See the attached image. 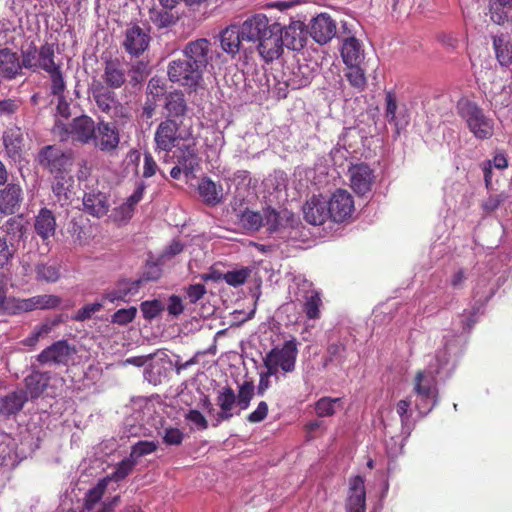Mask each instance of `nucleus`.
<instances>
[{
	"label": "nucleus",
	"instance_id": "nucleus-43",
	"mask_svg": "<svg viewBox=\"0 0 512 512\" xmlns=\"http://www.w3.org/2000/svg\"><path fill=\"white\" fill-rule=\"evenodd\" d=\"M137 287L129 283H120L116 288L105 293L104 298L111 302H126L128 298L136 292Z\"/></svg>",
	"mask_w": 512,
	"mask_h": 512
},
{
	"label": "nucleus",
	"instance_id": "nucleus-55",
	"mask_svg": "<svg viewBox=\"0 0 512 512\" xmlns=\"http://www.w3.org/2000/svg\"><path fill=\"white\" fill-rule=\"evenodd\" d=\"M137 315V308L131 306L129 308L119 309L111 316V322L121 326L131 323Z\"/></svg>",
	"mask_w": 512,
	"mask_h": 512
},
{
	"label": "nucleus",
	"instance_id": "nucleus-9",
	"mask_svg": "<svg viewBox=\"0 0 512 512\" xmlns=\"http://www.w3.org/2000/svg\"><path fill=\"white\" fill-rule=\"evenodd\" d=\"M265 227L271 234H284L298 225L299 218L288 209L279 211L270 207L264 209Z\"/></svg>",
	"mask_w": 512,
	"mask_h": 512
},
{
	"label": "nucleus",
	"instance_id": "nucleus-45",
	"mask_svg": "<svg viewBox=\"0 0 512 512\" xmlns=\"http://www.w3.org/2000/svg\"><path fill=\"white\" fill-rule=\"evenodd\" d=\"M346 359L347 349L343 343H332L328 346L325 365H327L328 363H332L337 366H342L345 363Z\"/></svg>",
	"mask_w": 512,
	"mask_h": 512
},
{
	"label": "nucleus",
	"instance_id": "nucleus-17",
	"mask_svg": "<svg viewBox=\"0 0 512 512\" xmlns=\"http://www.w3.org/2000/svg\"><path fill=\"white\" fill-rule=\"evenodd\" d=\"M210 42L205 38H200L189 42L183 49L184 57L187 61L199 70L203 75L209 62Z\"/></svg>",
	"mask_w": 512,
	"mask_h": 512
},
{
	"label": "nucleus",
	"instance_id": "nucleus-20",
	"mask_svg": "<svg viewBox=\"0 0 512 512\" xmlns=\"http://www.w3.org/2000/svg\"><path fill=\"white\" fill-rule=\"evenodd\" d=\"M350 185L358 195H366L374 183V172L366 164H357L349 168Z\"/></svg>",
	"mask_w": 512,
	"mask_h": 512
},
{
	"label": "nucleus",
	"instance_id": "nucleus-51",
	"mask_svg": "<svg viewBox=\"0 0 512 512\" xmlns=\"http://www.w3.org/2000/svg\"><path fill=\"white\" fill-rule=\"evenodd\" d=\"M254 395V385L250 381H245L239 386L238 395L236 396L237 406L240 410H246Z\"/></svg>",
	"mask_w": 512,
	"mask_h": 512
},
{
	"label": "nucleus",
	"instance_id": "nucleus-61",
	"mask_svg": "<svg viewBox=\"0 0 512 512\" xmlns=\"http://www.w3.org/2000/svg\"><path fill=\"white\" fill-rule=\"evenodd\" d=\"M185 419L192 423L198 430H205L208 428V422L206 418L200 411L196 409L189 410L185 415Z\"/></svg>",
	"mask_w": 512,
	"mask_h": 512
},
{
	"label": "nucleus",
	"instance_id": "nucleus-6",
	"mask_svg": "<svg viewBox=\"0 0 512 512\" xmlns=\"http://www.w3.org/2000/svg\"><path fill=\"white\" fill-rule=\"evenodd\" d=\"M167 73L171 82L189 89H196L203 78L191 61H187L185 58L171 61Z\"/></svg>",
	"mask_w": 512,
	"mask_h": 512
},
{
	"label": "nucleus",
	"instance_id": "nucleus-62",
	"mask_svg": "<svg viewBox=\"0 0 512 512\" xmlns=\"http://www.w3.org/2000/svg\"><path fill=\"white\" fill-rule=\"evenodd\" d=\"M491 102L495 105V107L504 108L509 106L512 103V91L509 87L503 86L500 94L493 95L491 97Z\"/></svg>",
	"mask_w": 512,
	"mask_h": 512
},
{
	"label": "nucleus",
	"instance_id": "nucleus-37",
	"mask_svg": "<svg viewBox=\"0 0 512 512\" xmlns=\"http://www.w3.org/2000/svg\"><path fill=\"white\" fill-rule=\"evenodd\" d=\"M38 281L54 283L59 280L61 267L56 261L40 262L35 266Z\"/></svg>",
	"mask_w": 512,
	"mask_h": 512
},
{
	"label": "nucleus",
	"instance_id": "nucleus-25",
	"mask_svg": "<svg viewBox=\"0 0 512 512\" xmlns=\"http://www.w3.org/2000/svg\"><path fill=\"white\" fill-rule=\"evenodd\" d=\"M27 228L21 219L11 218L5 224V239L11 251L15 253L25 246Z\"/></svg>",
	"mask_w": 512,
	"mask_h": 512
},
{
	"label": "nucleus",
	"instance_id": "nucleus-8",
	"mask_svg": "<svg viewBox=\"0 0 512 512\" xmlns=\"http://www.w3.org/2000/svg\"><path fill=\"white\" fill-rule=\"evenodd\" d=\"M38 162L50 173L59 175L72 165V155L56 145H47L39 151Z\"/></svg>",
	"mask_w": 512,
	"mask_h": 512
},
{
	"label": "nucleus",
	"instance_id": "nucleus-44",
	"mask_svg": "<svg viewBox=\"0 0 512 512\" xmlns=\"http://www.w3.org/2000/svg\"><path fill=\"white\" fill-rule=\"evenodd\" d=\"M312 80V74L307 67L297 66L292 71V76L286 80L287 86L292 89H300L307 86Z\"/></svg>",
	"mask_w": 512,
	"mask_h": 512
},
{
	"label": "nucleus",
	"instance_id": "nucleus-3",
	"mask_svg": "<svg viewBox=\"0 0 512 512\" xmlns=\"http://www.w3.org/2000/svg\"><path fill=\"white\" fill-rule=\"evenodd\" d=\"M456 113L477 140H488L494 135L495 121L474 101L462 97L457 101Z\"/></svg>",
	"mask_w": 512,
	"mask_h": 512
},
{
	"label": "nucleus",
	"instance_id": "nucleus-14",
	"mask_svg": "<svg viewBox=\"0 0 512 512\" xmlns=\"http://www.w3.org/2000/svg\"><path fill=\"white\" fill-rule=\"evenodd\" d=\"M329 210L334 222H344L354 211L352 195L343 189L336 190L329 200Z\"/></svg>",
	"mask_w": 512,
	"mask_h": 512
},
{
	"label": "nucleus",
	"instance_id": "nucleus-36",
	"mask_svg": "<svg viewBox=\"0 0 512 512\" xmlns=\"http://www.w3.org/2000/svg\"><path fill=\"white\" fill-rule=\"evenodd\" d=\"M496 58L501 66L508 67L512 63V43L508 34L501 33L493 37Z\"/></svg>",
	"mask_w": 512,
	"mask_h": 512
},
{
	"label": "nucleus",
	"instance_id": "nucleus-64",
	"mask_svg": "<svg viewBox=\"0 0 512 512\" xmlns=\"http://www.w3.org/2000/svg\"><path fill=\"white\" fill-rule=\"evenodd\" d=\"M206 293V287L203 284L197 283L189 285L186 288V294L191 303L199 301Z\"/></svg>",
	"mask_w": 512,
	"mask_h": 512
},
{
	"label": "nucleus",
	"instance_id": "nucleus-50",
	"mask_svg": "<svg viewBox=\"0 0 512 512\" xmlns=\"http://www.w3.org/2000/svg\"><path fill=\"white\" fill-rule=\"evenodd\" d=\"M51 79V94L54 96L63 95L66 89V83L62 74L60 65L56 64L54 68L47 71Z\"/></svg>",
	"mask_w": 512,
	"mask_h": 512
},
{
	"label": "nucleus",
	"instance_id": "nucleus-19",
	"mask_svg": "<svg viewBox=\"0 0 512 512\" xmlns=\"http://www.w3.org/2000/svg\"><path fill=\"white\" fill-rule=\"evenodd\" d=\"M305 220L312 225H321L330 218L329 201L321 195H313L303 207Z\"/></svg>",
	"mask_w": 512,
	"mask_h": 512
},
{
	"label": "nucleus",
	"instance_id": "nucleus-23",
	"mask_svg": "<svg viewBox=\"0 0 512 512\" xmlns=\"http://www.w3.org/2000/svg\"><path fill=\"white\" fill-rule=\"evenodd\" d=\"M23 201V191L20 185L10 183L0 190V213L12 215L16 213Z\"/></svg>",
	"mask_w": 512,
	"mask_h": 512
},
{
	"label": "nucleus",
	"instance_id": "nucleus-47",
	"mask_svg": "<svg viewBox=\"0 0 512 512\" xmlns=\"http://www.w3.org/2000/svg\"><path fill=\"white\" fill-rule=\"evenodd\" d=\"M348 71L345 73V76L349 82V84L355 88L357 91L361 92L366 88L367 80L365 76V72L363 69L359 67V65H351L347 66Z\"/></svg>",
	"mask_w": 512,
	"mask_h": 512
},
{
	"label": "nucleus",
	"instance_id": "nucleus-46",
	"mask_svg": "<svg viewBox=\"0 0 512 512\" xmlns=\"http://www.w3.org/2000/svg\"><path fill=\"white\" fill-rule=\"evenodd\" d=\"M241 225L250 231H257L260 227H265V217L264 212H254L250 210H246L242 213L240 217Z\"/></svg>",
	"mask_w": 512,
	"mask_h": 512
},
{
	"label": "nucleus",
	"instance_id": "nucleus-41",
	"mask_svg": "<svg viewBox=\"0 0 512 512\" xmlns=\"http://www.w3.org/2000/svg\"><path fill=\"white\" fill-rule=\"evenodd\" d=\"M93 98L97 107L106 114H110L116 108L118 103L115 93L103 87L94 90Z\"/></svg>",
	"mask_w": 512,
	"mask_h": 512
},
{
	"label": "nucleus",
	"instance_id": "nucleus-40",
	"mask_svg": "<svg viewBox=\"0 0 512 512\" xmlns=\"http://www.w3.org/2000/svg\"><path fill=\"white\" fill-rule=\"evenodd\" d=\"M149 20L158 29H163L173 26L177 22L178 16L169 9L152 8L149 10Z\"/></svg>",
	"mask_w": 512,
	"mask_h": 512
},
{
	"label": "nucleus",
	"instance_id": "nucleus-32",
	"mask_svg": "<svg viewBox=\"0 0 512 512\" xmlns=\"http://www.w3.org/2000/svg\"><path fill=\"white\" fill-rule=\"evenodd\" d=\"M103 80L110 88H120L126 81L125 65L117 59L107 61Z\"/></svg>",
	"mask_w": 512,
	"mask_h": 512
},
{
	"label": "nucleus",
	"instance_id": "nucleus-21",
	"mask_svg": "<svg viewBox=\"0 0 512 512\" xmlns=\"http://www.w3.org/2000/svg\"><path fill=\"white\" fill-rule=\"evenodd\" d=\"M107 485L108 478H103L99 480L98 483L86 493L83 508L84 512H91L94 509L95 504H97L102 498ZM118 503L119 496H115L109 502L103 503L101 509L97 512H115V508Z\"/></svg>",
	"mask_w": 512,
	"mask_h": 512
},
{
	"label": "nucleus",
	"instance_id": "nucleus-54",
	"mask_svg": "<svg viewBox=\"0 0 512 512\" xmlns=\"http://www.w3.org/2000/svg\"><path fill=\"white\" fill-rule=\"evenodd\" d=\"M140 309L146 320H152L165 309V306L160 300L154 299L142 302Z\"/></svg>",
	"mask_w": 512,
	"mask_h": 512
},
{
	"label": "nucleus",
	"instance_id": "nucleus-5",
	"mask_svg": "<svg viewBox=\"0 0 512 512\" xmlns=\"http://www.w3.org/2000/svg\"><path fill=\"white\" fill-rule=\"evenodd\" d=\"M192 139V130L182 128V122L167 118L160 122L154 133V142L156 151L169 153L178 146L179 141H189Z\"/></svg>",
	"mask_w": 512,
	"mask_h": 512
},
{
	"label": "nucleus",
	"instance_id": "nucleus-27",
	"mask_svg": "<svg viewBox=\"0 0 512 512\" xmlns=\"http://www.w3.org/2000/svg\"><path fill=\"white\" fill-rule=\"evenodd\" d=\"M34 230L43 242L54 236L56 232V218L50 209L41 208L39 210L34 219Z\"/></svg>",
	"mask_w": 512,
	"mask_h": 512
},
{
	"label": "nucleus",
	"instance_id": "nucleus-22",
	"mask_svg": "<svg viewBox=\"0 0 512 512\" xmlns=\"http://www.w3.org/2000/svg\"><path fill=\"white\" fill-rule=\"evenodd\" d=\"M336 34V23L326 13H322L312 19L310 35L319 44L328 43Z\"/></svg>",
	"mask_w": 512,
	"mask_h": 512
},
{
	"label": "nucleus",
	"instance_id": "nucleus-58",
	"mask_svg": "<svg viewBox=\"0 0 512 512\" xmlns=\"http://www.w3.org/2000/svg\"><path fill=\"white\" fill-rule=\"evenodd\" d=\"M248 277V271L246 269L234 270L224 273L223 280L234 287L240 286L245 283Z\"/></svg>",
	"mask_w": 512,
	"mask_h": 512
},
{
	"label": "nucleus",
	"instance_id": "nucleus-28",
	"mask_svg": "<svg viewBox=\"0 0 512 512\" xmlns=\"http://www.w3.org/2000/svg\"><path fill=\"white\" fill-rule=\"evenodd\" d=\"M84 211L95 217H103L109 211V203L106 194L100 191L87 192L83 196Z\"/></svg>",
	"mask_w": 512,
	"mask_h": 512
},
{
	"label": "nucleus",
	"instance_id": "nucleus-57",
	"mask_svg": "<svg viewBox=\"0 0 512 512\" xmlns=\"http://www.w3.org/2000/svg\"><path fill=\"white\" fill-rule=\"evenodd\" d=\"M52 191L57 201L64 205V202L68 200V187L63 177L55 176V180L52 184Z\"/></svg>",
	"mask_w": 512,
	"mask_h": 512
},
{
	"label": "nucleus",
	"instance_id": "nucleus-42",
	"mask_svg": "<svg viewBox=\"0 0 512 512\" xmlns=\"http://www.w3.org/2000/svg\"><path fill=\"white\" fill-rule=\"evenodd\" d=\"M165 108L170 116L179 117L185 114L187 106L184 94L181 91H174L167 95Z\"/></svg>",
	"mask_w": 512,
	"mask_h": 512
},
{
	"label": "nucleus",
	"instance_id": "nucleus-18",
	"mask_svg": "<svg viewBox=\"0 0 512 512\" xmlns=\"http://www.w3.org/2000/svg\"><path fill=\"white\" fill-rule=\"evenodd\" d=\"M186 142L187 143L176 146V150L173 152V158L177 164L181 165L183 173L189 177L193 175L195 170L199 167L200 159L196 143L190 140Z\"/></svg>",
	"mask_w": 512,
	"mask_h": 512
},
{
	"label": "nucleus",
	"instance_id": "nucleus-31",
	"mask_svg": "<svg viewBox=\"0 0 512 512\" xmlns=\"http://www.w3.org/2000/svg\"><path fill=\"white\" fill-rule=\"evenodd\" d=\"M341 56L346 66L359 65L364 59V50L361 42L354 36L343 40Z\"/></svg>",
	"mask_w": 512,
	"mask_h": 512
},
{
	"label": "nucleus",
	"instance_id": "nucleus-48",
	"mask_svg": "<svg viewBox=\"0 0 512 512\" xmlns=\"http://www.w3.org/2000/svg\"><path fill=\"white\" fill-rule=\"evenodd\" d=\"M340 404L341 398L322 397L315 403V412L318 417H330Z\"/></svg>",
	"mask_w": 512,
	"mask_h": 512
},
{
	"label": "nucleus",
	"instance_id": "nucleus-30",
	"mask_svg": "<svg viewBox=\"0 0 512 512\" xmlns=\"http://www.w3.org/2000/svg\"><path fill=\"white\" fill-rule=\"evenodd\" d=\"M27 401V393L24 390L12 391L0 398V414L6 417L15 415L22 410Z\"/></svg>",
	"mask_w": 512,
	"mask_h": 512
},
{
	"label": "nucleus",
	"instance_id": "nucleus-52",
	"mask_svg": "<svg viewBox=\"0 0 512 512\" xmlns=\"http://www.w3.org/2000/svg\"><path fill=\"white\" fill-rule=\"evenodd\" d=\"M136 465V461L133 460L130 456L123 459L121 462L117 464L114 472L108 476V482L113 480L115 482L123 480L134 468Z\"/></svg>",
	"mask_w": 512,
	"mask_h": 512
},
{
	"label": "nucleus",
	"instance_id": "nucleus-35",
	"mask_svg": "<svg viewBox=\"0 0 512 512\" xmlns=\"http://www.w3.org/2000/svg\"><path fill=\"white\" fill-rule=\"evenodd\" d=\"M50 381V374L48 372L33 371L25 378L24 390L27 393L28 399H37L46 389Z\"/></svg>",
	"mask_w": 512,
	"mask_h": 512
},
{
	"label": "nucleus",
	"instance_id": "nucleus-12",
	"mask_svg": "<svg viewBox=\"0 0 512 512\" xmlns=\"http://www.w3.org/2000/svg\"><path fill=\"white\" fill-rule=\"evenodd\" d=\"M61 298L53 294H41L30 298L13 299V312H31L34 310H50L59 307Z\"/></svg>",
	"mask_w": 512,
	"mask_h": 512
},
{
	"label": "nucleus",
	"instance_id": "nucleus-1",
	"mask_svg": "<svg viewBox=\"0 0 512 512\" xmlns=\"http://www.w3.org/2000/svg\"><path fill=\"white\" fill-rule=\"evenodd\" d=\"M463 346L464 338L462 336H452L451 338L445 336L443 348L436 352L425 369L416 373L410 395L397 402L396 412L406 436L411 434L415 425V420L412 419V406L418 412L419 417H424L438 404L437 377L445 378L451 374Z\"/></svg>",
	"mask_w": 512,
	"mask_h": 512
},
{
	"label": "nucleus",
	"instance_id": "nucleus-7",
	"mask_svg": "<svg viewBox=\"0 0 512 512\" xmlns=\"http://www.w3.org/2000/svg\"><path fill=\"white\" fill-rule=\"evenodd\" d=\"M54 46L52 44H44L40 48L31 44L22 51L23 66L34 72L43 70L45 72L54 68Z\"/></svg>",
	"mask_w": 512,
	"mask_h": 512
},
{
	"label": "nucleus",
	"instance_id": "nucleus-2",
	"mask_svg": "<svg viewBox=\"0 0 512 512\" xmlns=\"http://www.w3.org/2000/svg\"><path fill=\"white\" fill-rule=\"evenodd\" d=\"M242 37L244 41L251 43L257 49L260 57L265 62H272L278 59L283 46L296 48V38H288L296 32L295 27L285 28L277 21L269 19L265 14L258 13L247 18L242 24Z\"/></svg>",
	"mask_w": 512,
	"mask_h": 512
},
{
	"label": "nucleus",
	"instance_id": "nucleus-63",
	"mask_svg": "<svg viewBox=\"0 0 512 512\" xmlns=\"http://www.w3.org/2000/svg\"><path fill=\"white\" fill-rule=\"evenodd\" d=\"M184 439L183 432L178 428H166L163 435V442L166 445H180Z\"/></svg>",
	"mask_w": 512,
	"mask_h": 512
},
{
	"label": "nucleus",
	"instance_id": "nucleus-24",
	"mask_svg": "<svg viewBox=\"0 0 512 512\" xmlns=\"http://www.w3.org/2000/svg\"><path fill=\"white\" fill-rule=\"evenodd\" d=\"M347 512H366V493L364 479L357 475L349 481Z\"/></svg>",
	"mask_w": 512,
	"mask_h": 512
},
{
	"label": "nucleus",
	"instance_id": "nucleus-11",
	"mask_svg": "<svg viewBox=\"0 0 512 512\" xmlns=\"http://www.w3.org/2000/svg\"><path fill=\"white\" fill-rule=\"evenodd\" d=\"M76 350L66 340H59L45 348L37 360L41 364L68 365Z\"/></svg>",
	"mask_w": 512,
	"mask_h": 512
},
{
	"label": "nucleus",
	"instance_id": "nucleus-53",
	"mask_svg": "<svg viewBox=\"0 0 512 512\" xmlns=\"http://www.w3.org/2000/svg\"><path fill=\"white\" fill-rule=\"evenodd\" d=\"M157 448V442L139 441L131 447L130 457L137 462L139 458L153 453Z\"/></svg>",
	"mask_w": 512,
	"mask_h": 512
},
{
	"label": "nucleus",
	"instance_id": "nucleus-60",
	"mask_svg": "<svg viewBox=\"0 0 512 512\" xmlns=\"http://www.w3.org/2000/svg\"><path fill=\"white\" fill-rule=\"evenodd\" d=\"M10 277L4 272H0V311L9 308L7 293L9 289Z\"/></svg>",
	"mask_w": 512,
	"mask_h": 512
},
{
	"label": "nucleus",
	"instance_id": "nucleus-13",
	"mask_svg": "<svg viewBox=\"0 0 512 512\" xmlns=\"http://www.w3.org/2000/svg\"><path fill=\"white\" fill-rule=\"evenodd\" d=\"M150 40L148 31L138 25H132L125 30L123 47L129 55L138 57L147 50Z\"/></svg>",
	"mask_w": 512,
	"mask_h": 512
},
{
	"label": "nucleus",
	"instance_id": "nucleus-33",
	"mask_svg": "<svg viewBox=\"0 0 512 512\" xmlns=\"http://www.w3.org/2000/svg\"><path fill=\"white\" fill-rule=\"evenodd\" d=\"M3 144L8 157L17 160L21 157L23 148V133L18 127L7 128L3 133Z\"/></svg>",
	"mask_w": 512,
	"mask_h": 512
},
{
	"label": "nucleus",
	"instance_id": "nucleus-56",
	"mask_svg": "<svg viewBox=\"0 0 512 512\" xmlns=\"http://www.w3.org/2000/svg\"><path fill=\"white\" fill-rule=\"evenodd\" d=\"M410 435L406 436L403 433V427L401 426V436L390 437V440L386 441V449L387 453L391 457H396L397 455L401 454L404 447V441L409 437Z\"/></svg>",
	"mask_w": 512,
	"mask_h": 512
},
{
	"label": "nucleus",
	"instance_id": "nucleus-15",
	"mask_svg": "<svg viewBox=\"0 0 512 512\" xmlns=\"http://www.w3.org/2000/svg\"><path fill=\"white\" fill-rule=\"evenodd\" d=\"M91 142L100 151L111 153L117 149L120 143L118 129L111 123L100 121Z\"/></svg>",
	"mask_w": 512,
	"mask_h": 512
},
{
	"label": "nucleus",
	"instance_id": "nucleus-10",
	"mask_svg": "<svg viewBox=\"0 0 512 512\" xmlns=\"http://www.w3.org/2000/svg\"><path fill=\"white\" fill-rule=\"evenodd\" d=\"M95 122L92 118L86 115L76 117L69 124L68 127L63 128V134H61V140L72 139L82 144L91 143L95 136Z\"/></svg>",
	"mask_w": 512,
	"mask_h": 512
},
{
	"label": "nucleus",
	"instance_id": "nucleus-29",
	"mask_svg": "<svg viewBox=\"0 0 512 512\" xmlns=\"http://www.w3.org/2000/svg\"><path fill=\"white\" fill-rule=\"evenodd\" d=\"M241 32V25H230L221 31L220 43L223 51L231 55L240 51L242 42H245Z\"/></svg>",
	"mask_w": 512,
	"mask_h": 512
},
{
	"label": "nucleus",
	"instance_id": "nucleus-4",
	"mask_svg": "<svg viewBox=\"0 0 512 512\" xmlns=\"http://www.w3.org/2000/svg\"><path fill=\"white\" fill-rule=\"evenodd\" d=\"M297 355L298 343L292 338L271 349L264 357V366L270 374L282 372L285 375L295 370Z\"/></svg>",
	"mask_w": 512,
	"mask_h": 512
},
{
	"label": "nucleus",
	"instance_id": "nucleus-34",
	"mask_svg": "<svg viewBox=\"0 0 512 512\" xmlns=\"http://www.w3.org/2000/svg\"><path fill=\"white\" fill-rule=\"evenodd\" d=\"M198 193L202 201L209 206H215L222 202V186L217 185L209 177H203L200 180L198 185Z\"/></svg>",
	"mask_w": 512,
	"mask_h": 512
},
{
	"label": "nucleus",
	"instance_id": "nucleus-16",
	"mask_svg": "<svg viewBox=\"0 0 512 512\" xmlns=\"http://www.w3.org/2000/svg\"><path fill=\"white\" fill-rule=\"evenodd\" d=\"M216 404L220 410L214 414V422L212 423L214 427L239 414V411L234 412V408L237 406L236 394L229 386H225L218 391Z\"/></svg>",
	"mask_w": 512,
	"mask_h": 512
},
{
	"label": "nucleus",
	"instance_id": "nucleus-38",
	"mask_svg": "<svg viewBox=\"0 0 512 512\" xmlns=\"http://www.w3.org/2000/svg\"><path fill=\"white\" fill-rule=\"evenodd\" d=\"M511 10L512 0H489L490 19L495 24L505 23Z\"/></svg>",
	"mask_w": 512,
	"mask_h": 512
},
{
	"label": "nucleus",
	"instance_id": "nucleus-59",
	"mask_svg": "<svg viewBox=\"0 0 512 512\" xmlns=\"http://www.w3.org/2000/svg\"><path fill=\"white\" fill-rule=\"evenodd\" d=\"M101 308L102 304L98 302L87 304L77 311L73 319L76 321L88 320L94 313L100 311Z\"/></svg>",
	"mask_w": 512,
	"mask_h": 512
},
{
	"label": "nucleus",
	"instance_id": "nucleus-39",
	"mask_svg": "<svg viewBox=\"0 0 512 512\" xmlns=\"http://www.w3.org/2000/svg\"><path fill=\"white\" fill-rule=\"evenodd\" d=\"M322 300L320 293L310 289L303 295V310L309 319H318L320 317V307Z\"/></svg>",
	"mask_w": 512,
	"mask_h": 512
},
{
	"label": "nucleus",
	"instance_id": "nucleus-26",
	"mask_svg": "<svg viewBox=\"0 0 512 512\" xmlns=\"http://www.w3.org/2000/svg\"><path fill=\"white\" fill-rule=\"evenodd\" d=\"M23 61L16 52L9 48L0 49V76L12 80L21 75L23 68Z\"/></svg>",
	"mask_w": 512,
	"mask_h": 512
},
{
	"label": "nucleus",
	"instance_id": "nucleus-49",
	"mask_svg": "<svg viewBox=\"0 0 512 512\" xmlns=\"http://www.w3.org/2000/svg\"><path fill=\"white\" fill-rule=\"evenodd\" d=\"M54 325L52 322H45L35 326L30 335L23 340V344L28 347L35 346L40 339L47 337L51 333Z\"/></svg>",
	"mask_w": 512,
	"mask_h": 512
}]
</instances>
